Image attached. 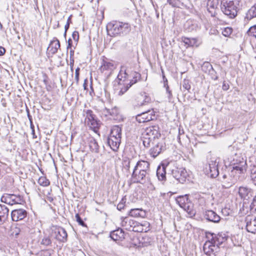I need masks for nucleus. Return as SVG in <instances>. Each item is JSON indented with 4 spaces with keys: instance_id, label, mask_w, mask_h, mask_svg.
<instances>
[{
    "instance_id": "1",
    "label": "nucleus",
    "mask_w": 256,
    "mask_h": 256,
    "mask_svg": "<svg viewBox=\"0 0 256 256\" xmlns=\"http://www.w3.org/2000/svg\"><path fill=\"white\" fill-rule=\"evenodd\" d=\"M245 162H242L238 166H233L230 170L226 166L222 168L218 180L224 188H229L240 179V174L244 173Z\"/></svg>"
},
{
    "instance_id": "2",
    "label": "nucleus",
    "mask_w": 256,
    "mask_h": 256,
    "mask_svg": "<svg viewBox=\"0 0 256 256\" xmlns=\"http://www.w3.org/2000/svg\"><path fill=\"white\" fill-rule=\"evenodd\" d=\"M130 30V25L128 22L114 20L108 23L106 26L108 35L112 37L126 36Z\"/></svg>"
},
{
    "instance_id": "3",
    "label": "nucleus",
    "mask_w": 256,
    "mask_h": 256,
    "mask_svg": "<svg viewBox=\"0 0 256 256\" xmlns=\"http://www.w3.org/2000/svg\"><path fill=\"white\" fill-rule=\"evenodd\" d=\"M242 5V0H220L221 10L230 18L236 16Z\"/></svg>"
},
{
    "instance_id": "4",
    "label": "nucleus",
    "mask_w": 256,
    "mask_h": 256,
    "mask_svg": "<svg viewBox=\"0 0 256 256\" xmlns=\"http://www.w3.org/2000/svg\"><path fill=\"white\" fill-rule=\"evenodd\" d=\"M171 174L178 182L181 184H184L188 176L186 170L182 167L174 168L172 170Z\"/></svg>"
},
{
    "instance_id": "5",
    "label": "nucleus",
    "mask_w": 256,
    "mask_h": 256,
    "mask_svg": "<svg viewBox=\"0 0 256 256\" xmlns=\"http://www.w3.org/2000/svg\"><path fill=\"white\" fill-rule=\"evenodd\" d=\"M132 178L134 182L144 184L150 181V172H140L133 170Z\"/></svg>"
},
{
    "instance_id": "6",
    "label": "nucleus",
    "mask_w": 256,
    "mask_h": 256,
    "mask_svg": "<svg viewBox=\"0 0 256 256\" xmlns=\"http://www.w3.org/2000/svg\"><path fill=\"white\" fill-rule=\"evenodd\" d=\"M1 201L11 206L14 204H22L24 202L23 197L20 195L8 194L2 197Z\"/></svg>"
},
{
    "instance_id": "7",
    "label": "nucleus",
    "mask_w": 256,
    "mask_h": 256,
    "mask_svg": "<svg viewBox=\"0 0 256 256\" xmlns=\"http://www.w3.org/2000/svg\"><path fill=\"white\" fill-rule=\"evenodd\" d=\"M219 250L220 248L210 239H208L203 246L204 254L208 256H215Z\"/></svg>"
},
{
    "instance_id": "8",
    "label": "nucleus",
    "mask_w": 256,
    "mask_h": 256,
    "mask_svg": "<svg viewBox=\"0 0 256 256\" xmlns=\"http://www.w3.org/2000/svg\"><path fill=\"white\" fill-rule=\"evenodd\" d=\"M219 158H212L208 162V170L210 176L212 178H216L219 176L220 172L218 170Z\"/></svg>"
},
{
    "instance_id": "9",
    "label": "nucleus",
    "mask_w": 256,
    "mask_h": 256,
    "mask_svg": "<svg viewBox=\"0 0 256 256\" xmlns=\"http://www.w3.org/2000/svg\"><path fill=\"white\" fill-rule=\"evenodd\" d=\"M136 120L139 123L146 122L156 118L154 110H148L136 116Z\"/></svg>"
},
{
    "instance_id": "10",
    "label": "nucleus",
    "mask_w": 256,
    "mask_h": 256,
    "mask_svg": "<svg viewBox=\"0 0 256 256\" xmlns=\"http://www.w3.org/2000/svg\"><path fill=\"white\" fill-rule=\"evenodd\" d=\"M124 78H127L129 81L130 86H132L133 84L136 83L141 79V74L135 71H132L129 72L124 68Z\"/></svg>"
},
{
    "instance_id": "11",
    "label": "nucleus",
    "mask_w": 256,
    "mask_h": 256,
    "mask_svg": "<svg viewBox=\"0 0 256 256\" xmlns=\"http://www.w3.org/2000/svg\"><path fill=\"white\" fill-rule=\"evenodd\" d=\"M206 236L207 239L212 240L214 244L217 245L218 247L226 240V238L222 234H216L214 233L208 232H206Z\"/></svg>"
},
{
    "instance_id": "12",
    "label": "nucleus",
    "mask_w": 256,
    "mask_h": 256,
    "mask_svg": "<svg viewBox=\"0 0 256 256\" xmlns=\"http://www.w3.org/2000/svg\"><path fill=\"white\" fill-rule=\"evenodd\" d=\"M246 230L248 232L255 234L256 232V218L247 216L245 218Z\"/></svg>"
},
{
    "instance_id": "13",
    "label": "nucleus",
    "mask_w": 256,
    "mask_h": 256,
    "mask_svg": "<svg viewBox=\"0 0 256 256\" xmlns=\"http://www.w3.org/2000/svg\"><path fill=\"white\" fill-rule=\"evenodd\" d=\"M204 218L208 222L218 223L220 220V217L215 212L212 210H206L204 212Z\"/></svg>"
},
{
    "instance_id": "14",
    "label": "nucleus",
    "mask_w": 256,
    "mask_h": 256,
    "mask_svg": "<svg viewBox=\"0 0 256 256\" xmlns=\"http://www.w3.org/2000/svg\"><path fill=\"white\" fill-rule=\"evenodd\" d=\"M26 216L27 212L22 208L14 210L11 212L12 220L14 222L22 220Z\"/></svg>"
},
{
    "instance_id": "15",
    "label": "nucleus",
    "mask_w": 256,
    "mask_h": 256,
    "mask_svg": "<svg viewBox=\"0 0 256 256\" xmlns=\"http://www.w3.org/2000/svg\"><path fill=\"white\" fill-rule=\"evenodd\" d=\"M142 136L150 137L153 140L156 138H158L160 136V134L158 131V127L157 126H152L147 128L142 134Z\"/></svg>"
},
{
    "instance_id": "16",
    "label": "nucleus",
    "mask_w": 256,
    "mask_h": 256,
    "mask_svg": "<svg viewBox=\"0 0 256 256\" xmlns=\"http://www.w3.org/2000/svg\"><path fill=\"white\" fill-rule=\"evenodd\" d=\"M60 41L56 38L52 40L49 44L48 47L47 48V54L50 56V55L52 56L56 54L58 50L60 48Z\"/></svg>"
},
{
    "instance_id": "17",
    "label": "nucleus",
    "mask_w": 256,
    "mask_h": 256,
    "mask_svg": "<svg viewBox=\"0 0 256 256\" xmlns=\"http://www.w3.org/2000/svg\"><path fill=\"white\" fill-rule=\"evenodd\" d=\"M219 0H208L206 7L212 16H215L218 10Z\"/></svg>"
},
{
    "instance_id": "18",
    "label": "nucleus",
    "mask_w": 256,
    "mask_h": 256,
    "mask_svg": "<svg viewBox=\"0 0 256 256\" xmlns=\"http://www.w3.org/2000/svg\"><path fill=\"white\" fill-rule=\"evenodd\" d=\"M124 67H122L121 70H120V74L118 76V79L114 81V87L115 90H116V87L118 86L126 85L128 83V80L127 78H124Z\"/></svg>"
},
{
    "instance_id": "19",
    "label": "nucleus",
    "mask_w": 256,
    "mask_h": 256,
    "mask_svg": "<svg viewBox=\"0 0 256 256\" xmlns=\"http://www.w3.org/2000/svg\"><path fill=\"white\" fill-rule=\"evenodd\" d=\"M126 234L121 228H118L110 233V237L114 241H122L125 238Z\"/></svg>"
},
{
    "instance_id": "20",
    "label": "nucleus",
    "mask_w": 256,
    "mask_h": 256,
    "mask_svg": "<svg viewBox=\"0 0 256 256\" xmlns=\"http://www.w3.org/2000/svg\"><path fill=\"white\" fill-rule=\"evenodd\" d=\"M56 234V238L62 242H66L67 240V232L65 229L62 227H58L54 230Z\"/></svg>"
},
{
    "instance_id": "21",
    "label": "nucleus",
    "mask_w": 256,
    "mask_h": 256,
    "mask_svg": "<svg viewBox=\"0 0 256 256\" xmlns=\"http://www.w3.org/2000/svg\"><path fill=\"white\" fill-rule=\"evenodd\" d=\"M202 70L205 73L208 74L212 76V78L214 80L218 79V76L214 77L215 70L212 65L208 62H204L202 66Z\"/></svg>"
},
{
    "instance_id": "22",
    "label": "nucleus",
    "mask_w": 256,
    "mask_h": 256,
    "mask_svg": "<svg viewBox=\"0 0 256 256\" xmlns=\"http://www.w3.org/2000/svg\"><path fill=\"white\" fill-rule=\"evenodd\" d=\"M137 170L140 172H150V163L146 160H140L138 161L134 169V171H137Z\"/></svg>"
},
{
    "instance_id": "23",
    "label": "nucleus",
    "mask_w": 256,
    "mask_h": 256,
    "mask_svg": "<svg viewBox=\"0 0 256 256\" xmlns=\"http://www.w3.org/2000/svg\"><path fill=\"white\" fill-rule=\"evenodd\" d=\"M168 166V164L165 165L164 164L158 166L156 170V176L158 180L162 181L166 180V169Z\"/></svg>"
},
{
    "instance_id": "24",
    "label": "nucleus",
    "mask_w": 256,
    "mask_h": 256,
    "mask_svg": "<svg viewBox=\"0 0 256 256\" xmlns=\"http://www.w3.org/2000/svg\"><path fill=\"white\" fill-rule=\"evenodd\" d=\"M8 215V208L5 205L0 204V224H3L7 220Z\"/></svg>"
},
{
    "instance_id": "25",
    "label": "nucleus",
    "mask_w": 256,
    "mask_h": 256,
    "mask_svg": "<svg viewBox=\"0 0 256 256\" xmlns=\"http://www.w3.org/2000/svg\"><path fill=\"white\" fill-rule=\"evenodd\" d=\"M135 224H136V222L129 218H125L121 222L122 226L128 231H132Z\"/></svg>"
},
{
    "instance_id": "26",
    "label": "nucleus",
    "mask_w": 256,
    "mask_h": 256,
    "mask_svg": "<svg viewBox=\"0 0 256 256\" xmlns=\"http://www.w3.org/2000/svg\"><path fill=\"white\" fill-rule=\"evenodd\" d=\"M149 223L146 222H145L144 224H140L136 222V224L134 226L132 231L137 232H146L149 230Z\"/></svg>"
},
{
    "instance_id": "27",
    "label": "nucleus",
    "mask_w": 256,
    "mask_h": 256,
    "mask_svg": "<svg viewBox=\"0 0 256 256\" xmlns=\"http://www.w3.org/2000/svg\"><path fill=\"white\" fill-rule=\"evenodd\" d=\"M120 140V138L110 136L108 138V144L113 150L116 151L119 148Z\"/></svg>"
},
{
    "instance_id": "28",
    "label": "nucleus",
    "mask_w": 256,
    "mask_h": 256,
    "mask_svg": "<svg viewBox=\"0 0 256 256\" xmlns=\"http://www.w3.org/2000/svg\"><path fill=\"white\" fill-rule=\"evenodd\" d=\"M185 28L188 32H192L198 29L199 26L196 20H188L185 24Z\"/></svg>"
},
{
    "instance_id": "29",
    "label": "nucleus",
    "mask_w": 256,
    "mask_h": 256,
    "mask_svg": "<svg viewBox=\"0 0 256 256\" xmlns=\"http://www.w3.org/2000/svg\"><path fill=\"white\" fill-rule=\"evenodd\" d=\"M129 215L136 218H144L146 213L142 208H134L129 212Z\"/></svg>"
},
{
    "instance_id": "30",
    "label": "nucleus",
    "mask_w": 256,
    "mask_h": 256,
    "mask_svg": "<svg viewBox=\"0 0 256 256\" xmlns=\"http://www.w3.org/2000/svg\"><path fill=\"white\" fill-rule=\"evenodd\" d=\"M248 172L250 182L256 186V166L250 165Z\"/></svg>"
},
{
    "instance_id": "31",
    "label": "nucleus",
    "mask_w": 256,
    "mask_h": 256,
    "mask_svg": "<svg viewBox=\"0 0 256 256\" xmlns=\"http://www.w3.org/2000/svg\"><path fill=\"white\" fill-rule=\"evenodd\" d=\"M252 189L246 186H240L238 189L239 196L242 198H249L251 196Z\"/></svg>"
},
{
    "instance_id": "32",
    "label": "nucleus",
    "mask_w": 256,
    "mask_h": 256,
    "mask_svg": "<svg viewBox=\"0 0 256 256\" xmlns=\"http://www.w3.org/2000/svg\"><path fill=\"white\" fill-rule=\"evenodd\" d=\"M110 136L120 138H122V128L118 125L112 127Z\"/></svg>"
},
{
    "instance_id": "33",
    "label": "nucleus",
    "mask_w": 256,
    "mask_h": 256,
    "mask_svg": "<svg viewBox=\"0 0 256 256\" xmlns=\"http://www.w3.org/2000/svg\"><path fill=\"white\" fill-rule=\"evenodd\" d=\"M114 68L115 66L112 62L104 60L100 69L103 72L106 70L112 71Z\"/></svg>"
},
{
    "instance_id": "34",
    "label": "nucleus",
    "mask_w": 256,
    "mask_h": 256,
    "mask_svg": "<svg viewBox=\"0 0 256 256\" xmlns=\"http://www.w3.org/2000/svg\"><path fill=\"white\" fill-rule=\"evenodd\" d=\"M89 146L91 151L94 152H99V146L96 140L92 137L90 138L88 140Z\"/></svg>"
},
{
    "instance_id": "35",
    "label": "nucleus",
    "mask_w": 256,
    "mask_h": 256,
    "mask_svg": "<svg viewBox=\"0 0 256 256\" xmlns=\"http://www.w3.org/2000/svg\"><path fill=\"white\" fill-rule=\"evenodd\" d=\"M182 41L188 46H198L197 39L196 38H188L186 37H182Z\"/></svg>"
},
{
    "instance_id": "36",
    "label": "nucleus",
    "mask_w": 256,
    "mask_h": 256,
    "mask_svg": "<svg viewBox=\"0 0 256 256\" xmlns=\"http://www.w3.org/2000/svg\"><path fill=\"white\" fill-rule=\"evenodd\" d=\"M162 145L159 143L157 144L154 147L150 150V154L154 157L158 156L162 151Z\"/></svg>"
},
{
    "instance_id": "37",
    "label": "nucleus",
    "mask_w": 256,
    "mask_h": 256,
    "mask_svg": "<svg viewBox=\"0 0 256 256\" xmlns=\"http://www.w3.org/2000/svg\"><path fill=\"white\" fill-rule=\"evenodd\" d=\"M254 18H256V3L248 11L245 18L250 20Z\"/></svg>"
},
{
    "instance_id": "38",
    "label": "nucleus",
    "mask_w": 256,
    "mask_h": 256,
    "mask_svg": "<svg viewBox=\"0 0 256 256\" xmlns=\"http://www.w3.org/2000/svg\"><path fill=\"white\" fill-rule=\"evenodd\" d=\"M146 239H147L148 240V238H142L141 240H140V238H137L138 240V243H134V246L138 248L147 246L148 245L150 244V242L145 241Z\"/></svg>"
},
{
    "instance_id": "39",
    "label": "nucleus",
    "mask_w": 256,
    "mask_h": 256,
    "mask_svg": "<svg viewBox=\"0 0 256 256\" xmlns=\"http://www.w3.org/2000/svg\"><path fill=\"white\" fill-rule=\"evenodd\" d=\"M131 86H130L129 84H127L126 85L122 86H118L116 87V90H119L118 92V95L122 96L124 94Z\"/></svg>"
},
{
    "instance_id": "40",
    "label": "nucleus",
    "mask_w": 256,
    "mask_h": 256,
    "mask_svg": "<svg viewBox=\"0 0 256 256\" xmlns=\"http://www.w3.org/2000/svg\"><path fill=\"white\" fill-rule=\"evenodd\" d=\"M141 97L144 98V100L142 101H138V104L140 106H143L146 105V104L150 103L151 101L150 98L146 94L145 92L141 95Z\"/></svg>"
},
{
    "instance_id": "41",
    "label": "nucleus",
    "mask_w": 256,
    "mask_h": 256,
    "mask_svg": "<svg viewBox=\"0 0 256 256\" xmlns=\"http://www.w3.org/2000/svg\"><path fill=\"white\" fill-rule=\"evenodd\" d=\"M85 113L84 115L86 117V121H90L96 117V116L93 114V112L90 110H84Z\"/></svg>"
},
{
    "instance_id": "42",
    "label": "nucleus",
    "mask_w": 256,
    "mask_h": 256,
    "mask_svg": "<svg viewBox=\"0 0 256 256\" xmlns=\"http://www.w3.org/2000/svg\"><path fill=\"white\" fill-rule=\"evenodd\" d=\"M152 140H153L150 138V137L148 138V136H142V138L143 145L146 148H148L150 146V143Z\"/></svg>"
},
{
    "instance_id": "43",
    "label": "nucleus",
    "mask_w": 256,
    "mask_h": 256,
    "mask_svg": "<svg viewBox=\"0 0 256 256\" xmlns=\"http://www.w3.org/2000/svg\"><path fill=\"white\" fill-rule=\"evenodd\" d=\"M52 240L50 236H44L42 240L40 242V244L44 245V246H51L52 244Z\"/></svg>"
},
{
    "instance_id": "44",
    "label": "nucleus",
    "mask_w": 256,
    "mask_h": 256,
    "mask_svg": "<svg viewBox=\"0 0 256 256\" xmlns=\"http://www.w3.org/2000/svg\"><path fill=\"white\" fill-rule=\"evenodd\" d=\"M38 183L43 186H48L50 184L49 180L45 176H40L38 180Z\"/></svg>"
},
{
    "instance_id": "45",
    "label": "nucleus",
    "mask_w": 256,
    "mask_h": 256,
    "mask_svg": "<svg viewBox=\"0 0 256 256\" xmlns=\"http://www.w3.org/2000/svg\"><path fill=\"white\" fill-rule=\"evenodd\" d=\"M232 32V28L230 27L225 28L222 30V34L225 37H228Z\"/></svg>"
},
{
    "instance_id": "46",
    "label": "nucleus",
    "mask_w": 256,
    "mask_h": 256,
    "mask_svg": "<svg viewBox=\"0 0 256 256\" xmlns=\"http://www.w3.org/2000/svg\"><path fill=\"white\" fill-rule=\"evenodd\" d=\"M86 123L88 126L93 128H96L98 125V121L96 117L90 121H86Z\"/></svg>"
},
{
    "instance_id": "47",
    "label": "nucleus",
    "mask_w": 256,
    "mask_h": 256,
    "mask_svg": "<svg viewBox=\"0 0 256 256\" xmlns=\"http://www.w3.org/2000/svg\"><path fill=\"white\" fill-rule=\"evenodd\" d=\"M248 34L256 38V25L251 26L248 31Z\"/></svg>"
},
{
    "instance_id": "48",
    "label": "nucleus",
    "mask_w": 256,
    "mask_h": 256,
    "mask_svg": "<svg viewBox=\"0 0 256 256\" xmlns=\"http://www.w3.org/2000/svg\"><path fill=\"white\" fill-rule=\"evenodd\" d=\"M126 199L125 197L123 198L121 201L118 204L117 206V209L118 210H122L124 209L125 206V203L126 202Z\"/></svg>"
},
{
    "instance_id": "49",
    "label": "nucleus",
    "mask_w": 256,
    "mask_h": 256,
    "mask_svg": "<svg viewBox=\"0 0 256 256\" xmlns=\"http://www.w3.org/2000/svg\"><path fill=\"white\" fill-rule=\"evenodd\" d=\"M76 222L78 223V224L84 227H86V224L84 223L82 219L80 218L79 214H76Z\"/></svg>"
},
{
    "instance_id": "50",
    "label": "nucleus",
    "mask_w": 256,
    "mask_h": 256,
    "mask_svg": "<svg viewBox=\"0 0 256 256\" xmlns=\"http://www.w3.org/2000/svg\"><path fill=\"white\" fill-rule=\"evenodd\" d=\"M184 209L191 216L195 215L194 210L189 206H186L185 205Z\"/></svg>"
},
{
    "instance_id": "51",
    "label": "nucleus",
    "mask_w": 256,
    "mask_h": 256,
    "mask_svg": "<svg viewBox=\"0 0 256 256\" xmlns=\"http://www.w3.org/2000/svg\"><path fill=\"white\" fill-rule=\"evenodd\" d=\"M184 130L182 128H180V127L178 128V142L180 143V139L181 138H184Z\"/></svg>"
},
{
    "instance_id": "52",
    "label": "nucleus",
    "mask_w": 256,
    "mask_h": 256,
    "mask_svg": "<svg viewBox=\"0 0 256 256\" xmlns=\"http://www.w3.org/2000/svg\"><path fill=\"white\" fill-rule=\"evenodd\" d=\"M190 87L189 80L184 79L182 82V88L185 90H188L190 88Z\"/></svg>"
},
{
    "instance_id": "53",
    "label": "nucleus",
    "mask_w": 256,
    "mask_h": 256,
    "mask_svg": "<svg viewBox=\"0 0 256 256\" xmlns=\"http://www.w3.org/2000/svg\"><path fill=\"white\" fill-rule=\"evenodd\" d=\"M250 210L256 212V196L253 198L252 202L250 206Z\"/></svg>"
},
{
    "instance_id": "54",
    "label": "nucleus",
    "mask_w": 256,
    "mask_h": 256,
    "mask_svg": "<svg viewBox=\"0 0 256 256\" xmlns=\"http://www.w3.org/2000/svg\"><path fill=\"white\" fill-rule=\"evenodd\" d=\"M72 37L73 40H74V42H76V44H77L78 40H79V34L78 32L77 31H74L73 32L72 34Z\"/></svg>"
},
{
    "instance_id": "55",
    "label": "nucleus",
    "mask_w": 256,
    "mask_h": 256,
    "mask_svg": "<svg viewBox=\"0 0 256 256\" xmlns=\"http://www.w3.org/2000/svg\"><path fill=\"white\" fill-rule=\"evenodd\" d=\"M166 93L168 94V100H169V101H170L172 98V92L170 90L168 86H166Z\"/></svg>"
},
{
    "instance_id": "56",
    "label": "nucleus",
    "mask_w": 256,
    "mask_h": 256,
    "mask_svg": "<svg viewBox=\"0 0 256 256\" xmlns=\"http://www.w3.org/2000/svg\"><path fill=\"white\" fill-rule=\"evenodd\" d=\"M80 71V68L78 67L76 68L75 71V80H76L77 84L79 80Z\"/></svg>"
},
{
    "instance_id": "57",
    "label": "nucleus",
    "mask_w": 256,
    "mask_h": 256,
    "mask_svg": "<svg viewBox=\"0 0 256 256\" xmlns=\"http://www.w3.org/2000/svg\"><path fill=\"white\" fill-rule=\"evenodd\" d=\"M230 86L228 82L224 80L222 83V88L224 90H227L229 89Z\"/></svg>"
},
{
    "instance_id": "58",
    "label": "nucleus",
    "mask_w": 256,
    "mask_h": 256,
    "mask_svg": "<svg viewBox=\"0 0 256 256\" xmlns=\"http://www.w3.org/2000/svg\"><path fill=\"white\" fill-rule=\"evenodd\" d=\"M162 78H163V80H164V86L165 88H166V86H168V82L167 78H166V76L164 74V72L162 70Z\"/></svg>"
},
{
    "instance_id": "59",
    "label": "nucleus",
    "mask_w": 256,
    "mask_h": 256,
    "mask_svg": "<svg viewBox=\"0 0 256 256\" xmlns=\"http://www.w3.org/2000/svg\"><path fill=\"white\" fill-rule=\"evenodd\" d=\"M168 2L172 6H176L177 4V2L176 0H167Z\"/></svg>"
},
{
    "instance_id": "60",
    "label": "nucleus",
    "mask_w": 256,
    "mask_h": 256,
    "mask_svg": "<svg viewBox=\"0 0 256 256\" xmlns=\"http://www.w3.org/2000/svg\"><path fill=\"white\" fill-rule=\"evenodd\" d=\"M68 46H67V50H68L69 48H72V40L70 38L68 39Z\"/></svg>"
},
{
    "instance_id": "61",
    "label": "nucleus",
    "mask_w": 256,
    "mask_h": 256,
    "mask_svg": "<svg viewBox=\"0 0 256 256\" xmlns=\"http://www.w3.org/2000/svg\"><path fill=\"white\" fill-rule=\"evenodd\" d=\"M6 52V50L4 48L0 46V56H3Z\"/></svg>"
},
{
    "instance_id": "62",
    "label": "nucleus",
    "mask_w": 256,
    "mask_h": 256,
    "mask_svg": "<svg viewBox=\"0 0 256 256\" xmlns=\"http://www.w3.org/2000/svg\"><path fill=\"white\" fill-rule=\"evenodd\" d=\"M70 65L71 71L73 72V70H74L73 67H74V60H72V59L70 60Z\"/></svg>"
},
{
    "instance_id": "63",
    "label": "nucleus",
    "mask_w": 256,
    "mask_h": 256,
    "mask_svg": "<svg viewBox=\"0 0 256 256\" xmlns=\"http://www.w3.org/2000/svg\"><path fill=\"white\" fill-rule=\"evenodd\" d=\"M70 60H74V50L70 48Z\"/></svg>"
},
{
    "instance_id": "64",
    "label": "nucleus",
    "mask_w": 256,
    "mask_h": 256,
    "mask_svg": "<svg viewBox=\"0 0 256 256\" xmlns=\"http://www.w3.org/2000/svg\"><path fill=\"white\" fill-rule=\"evenodd\" d=\"M27 115L28 118L30 120V122H32V116L30 114V112L28 110H27Z\"/></svg>"
}]
</instances>
